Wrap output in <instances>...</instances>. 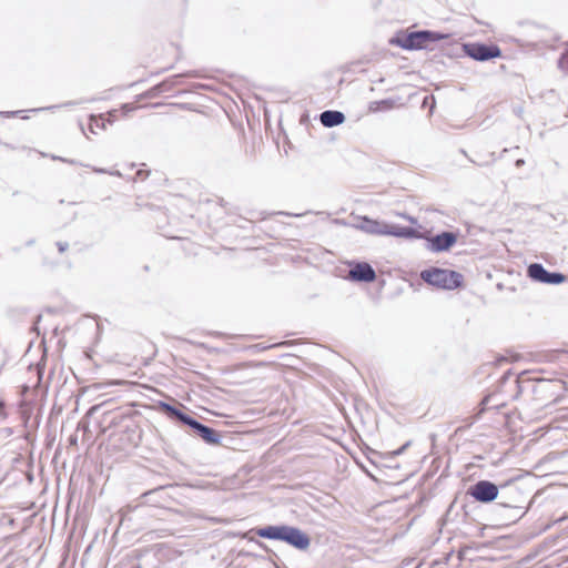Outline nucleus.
<instances>
[{
	"mask_svg": "<svg viewBox=\"0 0 568 568\" xmlns=\"http://www.w3.org/2000/svg\"><path fill=\"white\" fill-rule=\"evenodd\" d=\"M447 38V33L435 30L400 29L393 34V45L408 51L433 50V44Z\"/></svg>",
	"mask_w": 568,
	"mask_h": 568,
	"instance_id": "nucleus-1",
	"label": "nucleus"
},
{
	"mask_svg": "<svg viewBox=\"0 0 568 568\" xmlns=\"http://www.w3.org/2000/svg\"><path fill=\"white\" fill-rule=\"evenodd\" d=\"M256 536L270 540L286 542L297 550H306L311 545L310 536L302 529L288 525H268L252 529Z\"/></svg>",
	"mask_w": 568,
	"mask_h": 568,
	"instance_id": "nucleus-2",
	"label": "nucleus"
},
{
	"mask_svg": "<svg viewBox=\"0 0 568 568\" xmlns=\"http://www.w3.org/2000/svg\"><path fill=\"white\" fill-rule=\"evenodd\" d=\"M160 410L165 414L170 419L180 422L181 424L189 426L193 433L203 439L209 445H217L221 442V436L217 430L214 428L200 423L197 419L193 418L191 415L185 414L181 409L175 406L165 403L159 402Z\"/></svg>",
	"mask_w": 568,
	"mask_h": 568,
	"instance_id": "nucleus-3",
	"label": "nucleus"
},
{
	"mask_svg": "<svg viewBox=\"0 0 568 568\" xmlns=\"http://www.w3.org/2000/svg\"><path fill=\"white\" fill-rule=\"evenodd\" d=\"M420 278L430 286L446 291L459 288L464 284V276L462 273L437 266H430L423 270L420 272Z\"/></svg>",
	"mask_w": 568,
	"mask_h": 568,
	"instance_id": "nucleus-4",
	"label": "nucleus"
},
{
	"mask_svg": "<svg viewBox=\"0 0 568 568\" xmlns=\"http://www.w3.org/2000/svg\"><path fill=\"white\" fill-rule=\"evenodd\" d=\"M516 478H510L501 485H497L487 479H480L471 484L466 494L471 497L475 501L480 504H490L498 498L505 497V489L510 483H514Z\"/></svg>",
	"mask_w": 568,
	"mask_h": 568,
	"instance_id": "nucleus-5",
	"label": "nucleus"
},
{
	"mask_svg": "<svg viewBox=\"0 0 568 568\" xmlns=\"http://www.w3.org/2000/svg\"><path fill=\"white\" fill-rule=\"evenodd\" d=\"M459 239V231H442L436 234L425 232V248L432 253H444L450 251Z\"/></svg>",
	"mask_w": 568,
	"mask_h": 568,
	"instance_id": "nucleus-6",
	"label": "nucleus"
},
{
	"mask_svg": "<svg viewBox=\"0 0 568 568\" xmlns=\"http://www.w3.org/2000/svg\"><path fill=\"white\" fill-rule=\"evenodd\" d=\"M412 443L413 442L410 439H408V440L404 442L398 448L393 449V471L394 470L399 471V474L397 476H395L393 474V479L395 477H398L396 484H399L403 480L407 479L408 477L413 476L416 471V462L415 460L405 458L402 463L396 462V459L398 457H400L402 455H404L406 453V450L410 447Z\"/></svg>",
	"mask_w": 568,
	"mask_h": 568,
	"instance_id": "nucleus-7",
	"label": "nucleus"
},
{
	"mask_svg": "<svg viewBox=\"0 0 568 568\" xmlns=\"http://www.w3.org/2000/svg\"><path fill=\"white\" fill-rule=\"evenodd\" d=\"M463 49L467 57L480 62L489 61L501 55L500 48L497 44L493 43H465L463 45Z\"/></svg>",
	"mask_w": 568,
	"mask_h": 568,
	"instance_id": "nucleus-8",
	"label": "nucleus"
},
{
	"mask_svg": "<svg viewBox=\"0 0 568 568\" xmlns=\"http://www.w3.org/2000/svg\"><path fill=\"white\" fill-rule=\"evenodd\" d=\"M499 499V506L513 511L510 515L511 518L519 519L526 514V510H524L525 506L523 505V493L519 489L514 488L513 483H510L509 486L505 489V497Z\"/></svg>",
	"mask_w": 568,
	"mask_h": 568,
	"instance_id": "nucleus-9",
	"label": "nucleus"
},
{
	"mask_svg": "<svg viewBox=\"0 0 568 568\" xmlns=\"http://www.w3.org/2000/svg\"><path fill=\"white\" fill-rule=\"evenodd\" d=\"M527 275L530 280L542 284L559 285L566 281L565 274L550 272L540 263H531L527 267Z\"/></svg>",
	"mask_w": 568,
	"mask_h": 568,
	"instance_id": "nucleus-10",
	"label": "nucleus"
},
{
	"mask_svg": "<svg viewBox=\"0 0 568 568\" xmlns=\"http://www.w3.org/2000/svg\"><path fill=\"white\" fill-rule=\"evenodd\" d=\"M349 271L347 277L353 282L371 283L376 278V272L367 262L352 261L348 263Z\"/></svg>",
	"mask_w": 568,
	"mask_h": 568,
	"instance_id": "nucleus-11",
	"label": "nucleus"
},
{
	"mask_svg": "<svg viewBox=\"0 0 568 568\" xmlns=\"http://www.w3.org/2000/svg\"><path fill=\"white\" fill-rule=\"evenodd\" d=\"M495 399V395H488V396H485L481 402L479 403V406H478V412L474 415V416H470L466 419L467 424L466 426H471L475 422H477L481 415L488 410V409H498L503 406H505V403L503 402H497V400H494Z\"/></svg>",
	"mask_w": 568,
	"mask_h": 568,
	"instance_id": "nucleus-12",
	"label": "nucleus"
},
{
	"mask_svg": "<svg viewBox=\"0 0 568 568\" xmlns=\"http://www.w3.org/2000/svg\"><path fill=\"white\" fill-rule=\"evenodd\" d=\"M356 227L369 234L390 235L389 224H381L379 222L371 220L368 217H362Z\"/></svg>",
	"mask_w": 568,
	"mask_h": 568,
	"instance_id": "nucleus-13",
	"label": "nucleus"
},
{
	"mask_svg": "<svg viewBox=\"0 0 568 568\" xmlns=\"http://www.w3.org/2000/svg\"><path fill=\"white\" fill-rule=\"evenodd\" d=\"M346 116L342 111L326 110L320 114V121L325 128H334L345 122Z\"/></svg>",
	"mask_w": 568,
	"mask_h": 568,
	"instance_id": "nucleus-14",
	"label": "nucleus"
},
{
	"mask_svg": "<svg viewBox=\"0 0 568 568\" xmlns=\"http://www.w3.org/2000/svg\"><path fill=\"white\" fill-rule=\"evenodd\" d=\"M425 232H419L413 226H402L393 223V237L406 240H423Z\"/></svg>",
	"mask_w": 568,
	"mask_h": 568,
	"instance_id": "nucleus-15",
	"label": "nucleus"
},
{
	"mask_svg": "<svg viewBox=\"0 0 568 568\" xmlns=\"http://www.w3.org/2000/svg\"><path fill=\"white\" fill-rule=\"evenodd\" d=\"M388 110H390V98L388 97L382 100L372 101L368 104V111L373 113Z\"/></svg>",
	"mask_w": 568,
	"mask_h": 568,
	"instance_id": "nucleus-16",
	"label": "nucleus"
},
{
	"mask_svg": "<svg viewBox=\"0 0 568 568\" xmlns=\"http://www.w3.org/2000/svg\"><path fill=\"white\" fill-rule=\"evenodd\" d=\"M97 129H101V130H104L105 129V122H104V119L102 118V115H90V124H89V130L91 133L93 134H97L98 131Z\"/></svg>",
	"mask_w": 568,
	"mask_h": 568,
	"instance_id": "nucleus-17",
	"label": "nucleus"
},
{
	"mask_svg": "<svg viewBox=\"0 0 568 568\" xmlns=\"http://www.w3.org/2000/svg\"><path fill=\"white\" fill-rule=\"evenodd\" d=\"M558 67L562 72L568 74V47L560 54L558 59Z\"/></svg>",
	"mask_w": 568,
	"mask_h": 568,
	"instance_id": "nucleus-18",
	"label": "nucleus"
},
{
	"mask_svg": "<svg viewBox=\"0 0 568 568\" xmlns=\"http://www.w3.org/2000/svg\"><path fill=\"white\" fill-rule=\"evenodd\" d=\"M184 77L195 78V77H196V72L191 71V72H186V73L174 74V75H172V77H170V78H168V79H169V81H170V83H171L172 88H174L175 85H178V84H179L180 79H181V78H184Z\"/></svg>",
	"mask_w": 568,
	"mask_h": 568,
	"instance_id": "nucleus-19",
	"label": "nucleus"
},
{
	"mask_svg": "<svg viewBox=\"0 0 568 568\" xmlns=\"http://www.w3.org/2000/svg\"><path fill=\"white\" fill-rule=\"evenodd\" d=\"M393 215L400 216L407 220L413 225H418V220L415 216L408 215L398 209L393 207Z\"/></svg>",
	"mask_w": 568,
	"mask_h": 568,
	"instance_id": "nucleus-20",
	"label": "nucleus"
},
{
	"mask_svg": "<svg viewBox=\"0 0 568 568\" xmlns=\"http://www.w3.org/2000/svg\"><path fill=\"white\" fill-rule=\"evenodd\" d=\"M173 88L169 81V79H165L164 81H162L161 83H158L156 85L153 87V90L154 91H158V92H169L171 91Z\"/></svg>",
	"mask_w": 568,
	"mask_h": 568,
	"instance_id": "nucleus-21",
	"label": "nucleus"
},
{
	"mask_svg": "<svg viewBox=\"0 0 568 568\" xmlns=\"http://www.w3.org/2000/svg\"><path fill=\"white\" fill-rule=\"evenodd\" d=\"M162 489H163V487H159V488H155V489L144 493L142 496L144 498H146L148 500H151V497L159 494Z\"/></svg>",
	"mask_w": 568,
	"mask_h": 568,
	"instance_id": "nucleus-22",
	"label": "nucleus"
},
{
	"mask_svg": "<svg viewBox=\"0 0 568 568\" xmlns=\"http://www.w3.org/2000/svg\"><path fill=\"white\" fill-rule=\"evenodd\" d=\"M20 113H22V111H3V112H0V115H2L4 118H13V116H18Z\"/></svg>",
	"mask_w": 568,
	"mask_h": 568,
	"instance_id": "nucleus-23",
	"label": "nucleus"
},
{
	"mask_svg": "<svg viewBox=\"0 0 568 568\" xmlns=\"http://www.w3.org/2000/svg\"><path fill=\"white\" fill-rule=\"evenodd\" d=\"M57 247L60 253H64L69 247V243L59 241V242H57Z\"/></svg>",
	"mask_w": 568,
	"mask_h": 568,
	"instance_id": "nucleus-24",
	"label": "nucleus"
},
{
	"mask_svg": "<svg viewBox=\"0 0 568 568\" xmlns=\"http://www.w3.org/2000/svg\"><path fill=\"white\" fill-rule=\"evenodd\" d=\"M53 160H59V161H62V162H65V163H69V164H79L75 160H69V159H64V158H60V156H52Z\"/></svg>",
	"mask_w": 568,
	"mask_h": 568,
	"instance_id": "nucleus-25",
	"label": "nucleus"
},
{
	"mask_svg": "<svg viewBox=\"0 0 568 568\" xmlns=\"http://www.w3.org/2000/svg\"><path fill=\"white\" fill-rule=\"evenodd\" d=\"M162 92H158V91H154L153 88H151L148 92H146V95L150 97V98H154L159 94H161Z\"/></svg>",
	"mask_w": 568,
	"mask_h": 568,
	"instance_id": "nucleus-26",
	"label": "nucleus"
},
{
	"mask_svg": "<svg viewBox=\"0 0 568 568\" xmlns=\"http://www.w3.org/2000/svg\"><path fill=\"white\" fill-rule=\"evenodd\" d=\"M510 374H511V372H510V371H507L506 373H504V375H503V377H501V379H500V381H501V383H505V382L508 379V377H509V375H510Z\"/></svg>",
	"mask_w": 568,
	"mask_h": 568,
	"instance_id": "nucleus-27",
	"label": "nucleus"
},
{
	"mask_svg": "<svg viewBox=\"0 0 568 568\" xmlns=\"http://www.w3.org/2000/svg\"><path fill=\"white\" fill-rule=\"evenodd\" d=\"M524 164H525V160H524V159H518V160H516V162H515V165H516V166H521V165H524Z\"/></svg>",
	"mask_w": 568,
	"mask_h": 568,
	"instance_id": "nucleus-28",
	"label": "nucleus"
},
{
	"mask_svg": "<svg viewBox=\"0 0 568 568\" xmlns=\"http://www.w3.org/2000/svg\"><path fill=\"white\" fill-rule=\"evenodd\" d=\"M398 100H400V99L398 98ZM396 102H397V97L393 93V100H392L393 106L396 104ZM398 103H399L400 105L403 104V102H402V101H399Z\"/></svg>",
	"mask_w": 568,
	"mask_h": 568,
	"instance_id": "nucleus-29",
	"label": "nucleus"
},
{
	"mask_svg": "<svg viewBox=\"0 0 568 568\" xmlns=\"http://www.w3.org/2000/svg\"><path fill=\"white\" fill-rule=\"evenodd\" d=\"M93 171L97 173H106V171L104 169L94 168Z\"/></svg>",
	"mask_w": 568,
	"mask_h": 568,
	"instance_id": "nucleus-30",
	"label": "nucleus"
},
{
	"mask_svg": "<svg viewBox=\"0 0 568 568\" xmlns=\"http://www.w3.org/2000/svg\"><path fill=\"white\" fill-rule=\"evenodd\" d=\"M514 385H515L516 388L520 389V383H519L518 379L514 381Z\"/></svg>",
	"mask_w": 568,
	"mask_h": 568,
	"instance_id": "nucleus-31",
	"label": "nucleus"
},
{
	"mask_svg": "<svg viewBox=\"0 0 568 568\" xmlns=\"http://www.w3.org/2000/svg\"><path fill=\"white\" fill-rule=\"evenodd\" d=\"M136 176L140 178V179H143V172L140 170L136 172Z\"/></svg>",
	"mask_w": 568,
	"mask_h": 568,
	"instance_id": "nucleus-32",
	"label": "nucleus"
},
{
	"mask_svg": "<svg viewBox=\"0 0 568 568\" xmlns=\"http://www.w3.org/2000/svg\"><path fill=\"white\" fill-rule=\"evenodd\" d=\"M392 203H393V206H394V205H398V204H399V200H394V199H393V200H392Z\"/></svg>",
	"mask_w": 568,
	"mask_h": 568,
	"instance_id": "nucleus-33",
	"label": "nucleus"
},
{
	"mask_svg": "<svg viewBox=\"0 0 568 568\" xmlns=\"http://www.w3.org/2000/svg\"><path fill=\"white\" fill-rule=\"evenodd\" d=\"M110 174H112V175H116V176H120V175H121V173H120L119 171L110 172Z\"/></svg>",
	"mask_w": 568,
	"mask_h": 568,
	"instance_id": "nucleus-34",
	"label": "nucleus"
},
{
	"mask_svg": "<svg viewBox=\"0 0 568 568\" xmlns=\"http://www.w3.org/2000/svg\"><path fill=\"white\" fill-rule=\"evenodd\" d=\"M33 244H34V240H30V241H28V242H27V245H28V246H31V245H33Z\"/></svg>",
	"mask_w": 568,
	"mask_h": 568,
	"instance_id": "nucleus-35",
	"label": "nucleus"
},
{
	"mask_svg": "<svg viewBox=\"0 0 568 568\" xmlns=\"http://www.w3.org/2000/svg\"><path fill=\"white\" fill-rule=\"evenodd\" d=\"M74 104H77V103L75 102H68V103H65V105H74Z\"/></svg>",
	"mask_w": 568,
	"mask_h": 568,
	"instance_id": "nucleus-36",
	"label": "nucleus"
},
{
	"mask_svg": "<svg viewBox=\"0 0 568 568\" xmlns=\"http://www.w3.org/2000/svg\"><path fill=\"white\" fill-rule=\"evenodd\" d=\"M518 394H520V390H517V394H515V398L518 397Z\"/></svg>",
	"mask_w": 568,
	"mask_h": 568,
	"instance_id": "nucleus-37",
	"label": "nucleus"
},
{
	"mask_svg": "<svg viewBox=\"0 0 568 568\" xmlns=\"http://www.w3.org/2000/svg\"><path fill=\"white\" fill-rule=\"evenodd\" d=\"M518 394H520V390H517V394H515V398L518 397Z\"/></svg>",
	"mask_w": 568,
	"mask_h": 568,
	"instance_id": "nucleus-38",
	"label": "nucleus"
}]
</instances>
